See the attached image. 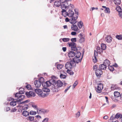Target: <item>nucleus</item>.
I'll use <instances>...</instances> for the list:
<instances>
[{"label": "nucleus", "mask_w": 122, "mask_h": 122, "mask_svg": "<svg viewBox=\"0 0 122 122\" xmlns=\"http://www.w3.org/2000/svg\"><path fill=\"white\" fill-rule=\"evenodd\" d=\"M71 0H60L61 2L63 3L61 6V8L62 9L61 12L63 15L64 13H66V9H68L69 10H72L74 8V6L73 4H69V5L68 3L69 1Z\"/></svg>", "instance_id": "obj_1"}, {"label": "nucleus", "mask_w": 122, "mask_h": 122, "mask_svg": "<svg viewBox=\"0 0 122 122\" xmlns=\"http://www.w3.org/2000/svg\"><path fill=\"white\" fill-rule=\"evenodd\" d=\"M69 62H67L66 64L65 67L66 69H69L71 68L72 67H75V66L74 63V61L73 59H69Z\"/></svg>", "instance_id": "obj_2"}, {"label": "nucleus", "mask_w": 122, "mask_h": 122, "mask_svg": "<svg viewBox=\"0 0 122 122\" xmlns=\"http://www.w3.org/2000/svg\"><path fill=\"white\" fill-rule=\"evenodd\" d=\"M78 54V56L76 55V56H75L74 58L70 59H73V60L74 62V65L75 66L76 65V63H77L81 61V59L82 58H80V56H81V53L79 52Z\"/></svg>", "instance_id": "obj_3"}, {"label": "nucleus", "mask_w": 122, "mask_h": 122, "mask_svg": "<svg viewBox=\"0 0 122 122\" xmlns=\"http://www.w3.org/2000/svg\"><path fill=\"white\" fill-rule=\"evenodd\" d=\"M28 102V100L21 102L19 105L18 106L20 107H21L22 109L23 110H26L29 107L28 105L26 103Z\"/></svg>", "instance_id": "obj_4"}, {"label": "nucleus", "mask_w": 122, "mask_h": 122, "mask_svg": "<svg viewBox=\"0 0 122 122\" xmlns=\"http://www.w3.org/2000/svg\"><path fill=\"white\" fill-rule=\"evenodd\" d=\"M15 97L17 98V101H20L21 100L25 98V96L22 95V94L20 92L16 93L15 95Z\"/></svg>", "instance_id": "obj_5"}, {"label": "nucleus", "mask_w": 122, "mask_h": 122, "mask_svg": "<svg viewBox=\"0 0 122 122\" xmlns=\"http://www.w3.org/2000/svg\"><path fill=\"white\" fill-rule=\"evenodd\" d=\"M69 46L71 48V50L73 51H76L77 50L76 47V44L74 42H68V43Z\"/></svg>", "instance_id": "obj_6"}, {"label": "nucleus", "mask_w": 122, "mask_h": 122, "mask_svg": "<svg viewBox=\"0 0 122 122\" xmlns=\"http://www.w3.org/2000/svg\"><path fill=\"white\" fill-rule=\"evenodd\" d=\"M71 18L70 19V22L72 24H74L76 23V20L78 18V16L74 15L71 17Z\"/></svg>", "instance_id": "obj_7"}, {"label": "nucleus", "mask_w": 122, "mask_h": 122, "mask_svg": "<svg viewBox=\"0 0 122 122\" xmlns=\"http://www.w3.org/2000/svg\"><path fill=\"white\" fill-rule=\"evenodd\" d=\"M103 88V86L102 84L100 83L98 84L97 88L96 90L97 92L100 93L102 92V90Z\"/></svg>", "instance_id": "obj_8"}, {"label": "nucleus", "mask_w": 122, "mask_h": 122, "mask_svg": "<svg viewBox=\"0 0 122 122\" xmlns=\"http://www.w3.org/2000/svg\"><path fill=\"white\" fill-rule=\"evenodd\" d=\"M25 94L28 97H34L36 95L35 92L31 91L26 92Z\"/></svg>", "instance_id": "obj_9"}, {"label": "nucleus", "mask_w": 122, "mask_h": 122, "mask_svg": "<svg viewBox=\"0 0 122 122\" xmlns=\"http://www.w3.org/2000/svg\"><path fill=\"white\" fill-rule=\"evenodd\" d=\"M64 14H66L67 16L70 17H72L74 16V13L72 10H69L67 11V12H66V13H64L63 15H64Z\"/></svg>", "instance_id": "obj_10"}, {"label": "nucleus", "mask_w": 122, "mask_h": 122, "mask_svg": "<svg viewBox=\"0 0 122 122\" xmlns=\"http://www.w3.org/2000/svg\"><path fill=\"white\" fill-rule=\"evenodd\" d=\"M51 83L49 81H47L46 82L42 83V85L43 87H48L50 86Z\"/></svg>", "instance_id": "obj_11"}, {"label": "nucleus", "mask_w": 122, "mask_h": 122, "mask_svg": "<svg viewBox=\"0 0 122 122\" xmlns=\"http://www.w3.org/2000/svg\"><path fill=\"white\" fill-rule=\"evenodd\" d=\"M94 56L93 57V61L94 62H96L97 61V59L96 56L97 55V52H96V51L95 50L94 51Z\"/></svg>", "instance_id": "obj_12"}, {"label": "nucleus", "mask_w": 122, "mask_h": 122, "mask_svg": "<svg viewBox=\"0 0 122 122\" xmlns=\"http://www.w3.org/2000/svg\"><path fill=\"white\" fill-rule=\"evenodd\" d=\"M102 72L101 70L98 69H97L96 71V75L97 76H99L101 75Z\"/></svg>", "instance_id": "obj_13"}, {"label": "nucleus", "mask_w": 122, "mask_h": 122, "mask_svg": "<svg viewBox=\"0 0 122 122\" xmlns=\"http://www.w3.org/2000/svg\"><path fill=\"white\" fill-rule=\"evenodd\" d=\"M62 2H61V1H55L54 3V5L57 7H59L60 5L61 6V5L63 4Z\"/></svg>", "instance_id": "obj_14"}, {"label": "nucleus", "mask_w": 122, "mask_h": 122, "mask_svg": "<svg viewBox=\"0 0 122 122\" xmlns=\"http://www.w3.org/2000/svg\"><path fill=\"white\" fill-rule=\"evenodd\" d=\"M34 83L36 87H40L41 84L39 81H38V80H36L34 81Z\"/></svg>", "instance_id": "obj_15"}, {"label": "nucleus", "mask_w": 122, "mask_h": 122, "mask_svg": "<svg viewBox=\"0 0 122 122\" xmlns=\"http://www.w3.org/2000/svg\"><path fill=\"white\" fill-rule=\"evenodd\" d=\"M56 84V86L58 87H61L63 85L62 82L61 81L59 80H58L57 81Z\"/></svg>", "instance_id": "obj_16"}, {"label": "nucleus", "mask_w": 122, "mask_h": 122, "mask_svg": "<svg viewBox=\"0 0 122 122\" xmlns=\"http://www.w3.org/2000/svg\"><path fill=\"white\" fill-rule=\"evenodd\" d=\"M34 117L32 116H29L26 118L27 120L29 122H32L34 120Z\"/></svg>", "instance_id": "obj_17"}, {"label": "nucleus", "mask_w": 122, "mask_h": 122, "mask_svg": "<svg viewBox=\"0 0 122 122\" xmlns=\"http://www.w3.org/2000/svg\"><path fill=\"white\" fill-rule=\"evenodd\" d=\"M115 118L118 119L119 118L121 120V122L122 121V115L119 113H117L115 116Z\"/></svg>", "instance_id": "obj_18"}, {"label": "nucleus", "mask_w": 122, "mask_h": 122, "mask_svg": "<svg viewBox=\"0 0 122 122\" xmlns=\"http://www.w3.org/2000/svg\"><path fill=\"white\" fill-rule=\"evenodd\" d=\"M75 53L73 51H70L68 54V56L69 57H72L75 56Z\"/></svg>", "instance_id": "obj_19"}, {"label": "nucleus", "mask_w": 122, "mask_h": 122, "mask_svg": "<svg viewBox=\"0 0 122 122\" xmlns=\"http://www.w3.org/2000/svg\"><path fill=\"white\" fill-rule=\"evenodd\" d=\"M112 38L110 36H108L105 38L106 41L108 43H110L111 42Z\"/></svg>", "instance_id": "obj_20"}, {"label": "nucleus", "mask_w": 122, "mask_h": 122, "mask_svg": "<svg viewBox=\"0 0 122 122\" xmlns=\"http://www.w3.org/2000/svg\"><path fill=\"white\" fill-rule=\"evenodd\" d=\"M96 52L97 53H98L99 54H100L103 52V50L100 47H97L96 48Z\"/></svg>", "instance_id": "obj_21"}, {"label": "nucleus", "mask_w": 122, "mask_h": 122, "mask_svg": "<svg viewBox=\"0 0 122 122\" xmlns=\"http://www.w3.org/2000/svg\"><path fill=\"white\" fill-rule=\"evenodd\" d=\"M102 7L105 9L104 10V12L106 13H110V11L109 8L107 7L106 6H103Z\"/></svg>", "instance_id": "obj_22"}, {"label": "nucleus", "mask_w": 122, "mask_h": 122, "mask_svg": "<svg viewBox=\"0 0 122 122\" xmlns=\"http://www.w3.org/2000/svg\"><path fill=\"white\" fill-rule=\"evenodd\" d=\"M71 29L74 31H77L78 29L77 26L76 25H73L71 26Z\"/></svg>", "instance_id": "obj_23"}, {"label": "nucleus", "mask_w": 122, "mask_h": 122, "mask_svg": "<svg viewBox=\"0 0 122 122\" xmlns=\"http://www.w3.org/2000/svg\"><path fill=\"white\" fill-rule=\"evenodd\" d=\"M35 92L39 96L41 94L42 92L41 89L38 88L36 89L35 90Z\"/></svg>", "instance_id": "obj_24"}, {"label": "nucleus", "mask_w": 122, "mask_h": 122, "mask_svg": "<svg viewBox=\"0 0 122 122\" xmlns=\"http://www.w3.org/2000/svg\"><path fill=\"white\" fill-rule=\"evenodd\" d=\"M103 64L105 65L106 66H108L110 64V62L109 60L106 59L104 61Z\"/></svg>", "instance_id": "obj_25"}, {"label": "nucleus", "mask_w": 122, "mask_h": 122, "mask_svg": "<svg viewBox=\"0 0 122 122\" xmlns=\"http://www.w3.org/2000/svg\"><path fill=\"white\" fill-rule=\"evenodd\" d=\"M114 95L115 98H117L120 97V93L118 92H114Z\"/></svg>", "instance_id": "obj_26"}, {"label": "nucleus", "mask_w": 122, "mask_h": 122, "mask_svg": "<svg viewBox=\"0 0 122 122\" xmlns=\"http://www.w3.org/2000/svg\"><path fill=\"white\" fill-rule=\"evenodd\" d=\"M107 68V66L104 64L100 65L99 68L102 70H105Z\"/></svg>", "instance_id": "obj_27"}, {"label": "nucleus", "mask_w": 122, "mask_h": 122, "mask_svg": "<svg viewBox=\"0 0 122 122\" xmlns=\"http://www.w3.org/2000/svg\"><path fill=\"white\" fill-rule=\"evenodd\" d=\"M16 101H15V100L14 99L13 101L10 102V105L12 106H15L16 105Z\"/></svg>", "instance_id": "obj_28"}, {"label": "nucleus", "mask_w": 122, "mask_h": 122, "mask_svg": "<svg viewBox=\"0 0 122 122\" xmlns=\"http://www.w3.org/2000/svg\"><path fill=\"white\" fill-rule=\"evenodd\" d=\"M22 114L25 117L29 115V112L26 111H23L22 112Z\"/></svg>", "instance_id": "obj_29"}, {"label": "nucleus", "mask_w": 122, "mask_h": 122, "mask_svg": "<svg viewBox=\"0 0 122 122\" xmlns=\"http://www.w3.org/2000/svg\"><path fill=\"white\" fill-rule=\"evenodd\" d=\"M63 72V73L64 74H63L62 73L60 75V77L62 79H65L66 78V76L65 75V74H66V73L64 72L63 71H62V72Z\"/></svg>", "instance_id": "obj_30"}, {"label": "nucleus", "mask_w": 122, "mask_h": 122, "mask_svg": "<svg viewBox=\"0 0 122 122\" xmlns=\"http://www.w3.org/2000/svg\"><path fill=\"white\" fill-rule=\"evenodd\" d=\"M48 95V94L47 93H44L42 92V93L39 96L42 98H44L47 96Z\"/></svg>", "instance_id": "obj_31"}, {"label": "nucleus", "mask_w": 122, "mask_h": 122, "mask_svg": "<svg viewBox=\"0 0 122 122\" xmlns=\"http://www.w3.org/2000/svg\"><path fill=\"white\" fill-rule=\"evenodd\" d=\"M117 88L118 87L116 85L113 84L111 87V89L112 90H114Z\"/></svg>", "instance_id": "obj_32"}, {"label": "nucleus", "mask_w": 122, "mask_h": 122, "mask_svg": "<svg viewBox=\"0 0 122 122\" xmlns=\"http://www.w3.org/2000/svg\"><path fill=\"white\" fill-rule=\"evenodd\" d=\"M114 2L115 4L118 5L121 4V0H114Z\"/></svg>", "instance_id": "obj_33"}, {"label": "nucleus", "mask_w": 122, "mask_h": 122, "mask_svg": "<svg viewBox=\"0 0 122 122\" xmlns=\"http://www.w3.org/2000/svg\"><path fill=\"white\" fill-rule=\"evenodd\" d=\"M44 110L43 109H39L37 110V113L39 114H40L42 113H44Z\"/></svg>", "instance_id": "obj_34"}, {"label": "nucleus", "mask_w": 122, "mask_h": 122, "mask_svg": "<svg viewBox=\"0 0 122 122\" xmlns=\"http://www.w3.org/2000/svg\"><path fill=\"white\" fill-rule=\"evenodd\" d=\"M44 88L42 89V91L45 92H49L50 91V90L48 88H46L47 87H44Z\"/></svg>", "instance_id": "obj_35"}, {"label": "nucleus", "mask_w": 122, "mask_h": 122, "mask_svg": "<svg viewBox=\"0 0 122 122\" xmlns=\"http://www.w3.org/2000/svg\"><path fill=\"white\" fill-rule=\"evenodd\" d=\"M61 39H62L63 41L64 42H66L70 40V39L69 38H64L62 39H61L60 40V41Z\"/></svg>", "instance_id": "obj_36"}, {"label": "nucleus", "mask_w": 122, "mask_h": 122, "mask_svg": "<svg viewBox=\"0 0 122 122\" xmlns=\"http://www.w3.org/2000/svg\"><path fill=\"white\" fill-rule=\"evenodd\" d=\"M38 81H39L41 84L45 82L44 79L43 77H41L39 78Z\"/></svg>", "instance_id": "obj_37"}, {"label": "nucleus", "mask_w": 122, "mask_h": 122, "mask_svg": "<svg viewBox=\"0 0 122 122\" xmlns=\"http://www.w3.org/2000/svg\"><path fill=\"white\" fill-rule=\"evenodd\" d=\"M83 25V23L81 21L79 22L78 23V26L80 28H81Z\"/></svg>", "instance_id": "obj_38"}, {"label": "nucleus", "mask_w": 122, "mask_h": 122, "mask_svg": "<svg viewBox=\"0 0 122 122\" xmlns=\"http://www.w3.org/2000/svg\"><path fill=\"white\" fill-rule=\"evenodd\" d=\"M102 49L103 50H105L106 48V46L105 44H102L101 45Z\"/></svg>", "instance_id": "obj_39"}, {"label": "nucleus", "mask_w": 122, "mask_h": 122, "mask_svg": "<svg viewBox=\"0 0 122 122\" xmlns=\"http://www.w3.org/2000/svg\"><path fill=\"white\" fill-rule=\"evenodd\" d=\"M68 73L70 75H73L74 74V72L71 70L68 69L67 71Z\"/></svg>", "instance_id": "obj_40"}, {"label": "nucleus", "mask_w": 122, "mask_h": 122, "mask_svg": "<svg viewBox=\"0 0 122 122\" xmlns=\"http://www.w3.org/2000/svg\"><path fill=\"white\" fill-rule=\"evenodd\" d=\"M29 114L31 115H35L36 114V112L35 111H31L30 112Z\"/></svg>", "instance_id": "obj_41"}, {"label": "nucleus", "mask_w": 122, "mask_h": 122, "mask_svg": "<svg viewBox=\"0 0 122 122\" xmlns=\"http://www.w3.org/2000/svg\"><path fill=\"white\" fill-rule=\"evenodd\" d=\"M116 38L119 40H121L122 39V36L121 35H117L116 36Z\"/></svg>", "instance_id": "obj_42"}, {"label": "nucleus", "mask_w": 122, "mask_h": 122, "mask_svg": "<svg viewBox=\"0 0 122 122\" xmlns=\"http://www.w3.org/2000/svg\"><path fill=\"white\" fill-rule=\"evenodd\" d=\"M116 10L119 12H122L121 11L122 10L121 9V7L120 6H118L116 8Z\"/></svg>", "instance_id": "obj_43"}, {"label": "nucleus", "mask_w": 122, "mask_h": 122, "mask_svg": "<svg viewBox=\"0 0 122 122\" xmlns=\"http://www.w3.org/2000/svg\"><path fill=\"white\" fill-rule=\"evenodd\" d=\"M57 68L59 70L61 69L63 67V65L61 64H58L57 65Z\"/></svg>", "instance_id": "obj_44"}, {"label": "nucleus", "mask_w": 122, "mask_h": 122, "mask_svg": "<svg viewBox=\"0 0 122 122\" xmlns=\"http://www.w3.org/2000/svg\"><path fill=\"white\" fill-rule=\"evenodd\" d=\"M24 89L23 88H21L19 89V92L22 94L24 93Z\"/></svg>", "instance_id": "obj_45"}, {"label": "nucleus", "mask_w": 122, "mask_h": 122, "mask_svg": "<svg viewBox=\"0 0 122 122\" xmlns=\"http://www.w3.org/2000/svg\"><path fill=\"white\" fill-rule=\"evenodd\" d=\"M108 69L111 71H113L114 70V69L112 66H108Z\"/></svg>", "instance_id": "obj_46"}, {"label": "nucleus", "mask_w": 122, "mask_h": 122, "mask_svg": "<svg viewBox=\"0 0 122 122\" xmlns=\"http://www.w3.org/2000/svg\"><path fill=\"white\" fill-rule=\"evenodd\" d=\"M75 14L74 15V16H75L77 15L78 16V10L77 9H75Z\"/></svg>", "instance_id": "obj_47"}, {"label": "nucleus", "mask_w": 122, "mask_h": 122, "mask_svg": "<svg viewBox=\"0 0 122 122\" xmlns=\"http://www.w3.org/2000/svg\"><path fill=\"white\" fill-rule=\"evenodd\" d=\"M78 84V82L77 81H76L74 83L73 85V86L74 88L75 86L77 85Z\"/></svg>", "instance_id": "obj_48"}, {"label": "nucleus", "mask_w": 122, "mask_h": 122, "mask_svg": "<svg viewBox=\"0 0 122 122\" xmlns=\"http://www.w3.org/2000/svg\"><path fill=\"white\" fill-rule=\"evenodd\" d=\"M26 87L28 90H30L31 89V86L30 85H28L26 86Z\"/></svg>", "instance_id": "obj_49"}, {"label": "nucleus", "mask_w": 122, "mask_h": 122, "mask_svg": "<svg viewBox=\"0 0 122 122\" xmlns=\"http://www.w3.org/2000/svg\"><path fill=\"white\" fill-rule=\"evenodd\" d=\"M84 38L83 37H81V38L79 40V41L81 43H82V42H83L84 41Z\"/></svg>", "instance_id": "obj_50"}, {"label": "nucleus", "mask_w": 122, "mask_h": 122, "mask_svg": "<svg viewBox=\"0 0 122 122\" xmlns=\"http://www.w3.org/2000/svg\"><path fill=\"white\" fill-rule=\"evenodd\" d=\"M71 40L72 42L74 43L76 41V38H72L71 39Z\"/></svg>", "instance_id": "obj_51"}, {"label": "nucleus", "mask_w": 122, "mask_h": 122, "mask_svg": "<svg viewBox=\"0 0 122 122\" xmlns=\"http://www.w3.org/2000/svg\"><path fill=\"white\" fill-rule=\"evenodd\" d=\"M32 106L34 109H36L37 110H38L37 107V105H32Z\"/></svg>", "instance_id": "obj_52"}, {"label": "nucleus", "mask_w": 122, "mask_h": 122, "mask_svg": "<svg viewBox=\"0 0 122 122\" xmlns=\"http://www.w3.org/2000/svg\"><path fill=\"white\" fill-rule=\"evenodd\" d=\"M97 65H95V66H94L93 67V70L95 71L96 70H97L96 69L97 68Z\"/></svg>", "instance_id": "obj_53"}, {"label": "nucleus", "mask_w": 122, "mask_h": 122, "mask_svg": "<svg viewBox=\"0 0 122 122\" xmlns=\"http://www.w3.org/2000/svg\"><path fill=\"white\" fill-rule=\"evenodd\" d=\"M48 118H45L43 121L42 122H47L48 120Z\"/></svg>", "instance_id": "obj_54"}, {"label": "nucleus", "mask_w": 122, "mask_h": 122, "mask_svg": "<svg viewBox=\"0 0 122 122\" xmlns=\"http://www.w3.org/2000/svg\"><path fill=\"white\" fill-rule=\"evenodd\" d=\"M80 115V112H78L76 114V116L78 117H79Z\"/></svg>", "instance_id": "obj_55"}, {"label": "nucleus", "mask_w": 122, "mask_h": 122, "mask_svg": "<svg viewBox=\"0 0 122 122\" xmlns=\"http://www.w3.org/2000/svg\"><path fill=\"white\" fill-rule=\"evenodd\" d=\"M105 98L106 99V102H107L108 104L109 103V102L108 101V98L107 97H105Z\"/></svg>", "instance_id": "obj_56"}, {"label": "nucleus", "mask_w": 122, "mask_h": 122, "mask_svg": "<svg viewBox=\"0 0 122 122\" xmlns=\"http://www.w3.org/2000/svg\"><path fill=\"white\" fill-rule=\"evenodd\" d=\"M76 33L75 32L73 31L71 33V34L72 35H76Z\"/></svg>", "instance_id": "obj_57"}, {"label": "nucleus", "mask_w": 122, "mask_h": 122, "mask_svg": "<svg viewBox=\"0 0 122 122\" xmlns=\"http://www.w3.org/2000/svg\"><path fill=\"white\" fill-rule=\"evenodd\" d=\"M71 87V86H70L69 87H67L65 90L64 92L65 93H66L67 90L69 89L70 87Z\"/></svg>", "instance_id": "obj_58"}, {"label": "nucleus", "mask_w": 122, "mask_h": 122, "mask_svg": "<svg viewBox=\"0 0 122 122\" xmlns=\"http://www.w3.org/2000/svg\"><path fill=\"white\" fill-rule=\"evenodd\" d=\"M119 15L121 18H122V12H119Z\"/></svg>", "instance_id": "obj_59"}, {"label": "nucleus", "mask_w": 122, "mask_h": 122, "mask_svg": "<svg viewBox=\"0 0 122 122\" xmlns=\"http://www.w3.org/2000/svg\"><path fill=\"white\" fill-rule=\"evenodd\" d=\"M65 20L66 22H68L69 21L70 22V19H69L67 17L66 18Z\"/></svg>", "instance_id": "obj_60"}, {"label": "nucleus", "mask_w": 122, "mask_h": 122, "mask_svg": "<svg viewBox=\"0 0 122 122\" xmlns=\"http://www.w3.org/2000/svg\"><path fill=\"white\" fill-rule=\"evenodd\" d=\"M62 49L65 52L66 51V47H63L62 48Z\"/></svg>", "instance_id": "obj_61"}, {"label": "nucleus", "mask_w": 122, "mask_h": 122, "mask_svg": "<svg viewBox=\"0 0 122 122\" xmlns=\"http://www.w3.org/2000/svg\"><path fill=\"white\" fill-rule=\"evenodd\" d=\"M54 90L53 89V90L54 92H58V88H57V89H56L55 88H54Z\"/></svg>", "instance_id": "obj_62"}, {"label": "nucleus", "mask_w": 122, "mask_h": 122, "mask_svg": "<svg viewBox=\"0 0 122 122\" xmlns=\"http://www.w3.org/2000/svg\"><path fill=\"white\" fill-rule=\"evenodd\" d=\"M92 9V11L96 9V10H97L98 9V8H95L94 7H92L91 8Z\"/></svg>", "instance_id": "obj_63"}, {"label": "nucleus", "mask_w": 122, "mask_h": 122, "mask_svg": "<svg viewBox=\"0 0 122 122\" xmlns=\"http://www.w3.org/2000/svg\"><path fill=\"white\" fill-rule=\"evenodd\" d=\"M115 118L114 117H113L112 116L110 118V120H114Z\"/></svg>", "instance_id": "obj_64"}]
</instances>
